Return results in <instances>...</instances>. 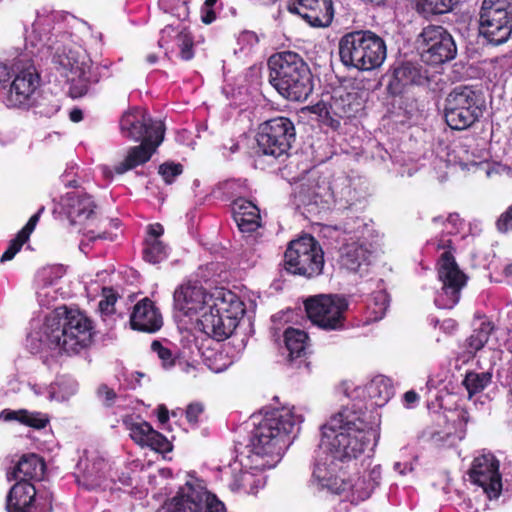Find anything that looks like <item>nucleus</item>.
Wrapping results in <instances>:
<instances>
[{
    "label": "nucleus",
    "instance_id": "de8ad7c7",
    "mask_svg": "<svg viewBox=\"0 0 512 512\" xmlns=\"http://www.w3.org/2000/svg\"><path fill=\"white\" fill-rule=\"evenodd\" d=\"M367 480V477L363 474L361 477H358L354 483L350 481V487L348 488V490H351L352 494L356 496L358 500L363 501L370 497L363 495V492H366V490H368V487L370 486V481L368 482Z\"/></svg>",
    "mask_w": 512,
    "mask_h": 512
},
{
    "label": "nucleus",
    "instance_id": "37998d69",
    "mask_svg": "<svg viewBox=\"0 0 512 512\" xmlns=\"http://www.w3.org/2000/svg\"><path fill=\"white\" fill-rule=\"evenodd\" d=\"M103 299L100 300L98 307L103 315H112L115 312V304L118 299L117 293L110 287H104L102 290Z\"/></svg>",
    "mask_w": 512,
    "mask_h": 512
},
{
    "label": "nucleus",
    "instance_id": "ea45409f",
    "mask_svg": "<svg viewBox=\"0 0 512 512\" xmlns=\"http://www.w3.org/2000/svg\"><path fill=\"white\" fill-rule=\"evenodd\" d=\"M167 257L166 246L159 239H145L143 258L152 264H157Z\"/></svg>",
    "mask_w": 512,
    "mask_h": 512
},
{
    "label": "nucleus",
    "instance_id": "b1692460",
    "mask_svg": "<svg viewBox=\"0 0 512 512\" xmlns=\"http://www.w3.org/2000/svg\"><path fill=\"white\" fill-rule=\"evenodd\" d=\"M162 141L161 136H158L157 140H150L148 137L146 141H138L139 145L130 147L123 161L115 165V173L121 175L147 163Z\"/></svg>",
    "mask_w": 512,
    "mask_h": 512
},
{
    "label": "nucleus",
    "instance_id": "6e6d98bb",
    "mask_svg": "<svg viewBox=\"0 0 512 512\" xmlns=\"http://www.w3.org/2000/svg\"><path fill=\"white\" fill-rule=\"evenodd\" d=\"M204 408L200 403H191L186 409V419L191 425H196L199 421V416L203 413Z\"/></svg>",
    "mask_w": 512,
    "mask_h": 512
},
{
    "label": "nucleus",
    "instance_id": "f257e3e1",
    "mask_svg": "<svg viewBox=\"0 0 512 512\" xmlns=\"http://www.w3.org/2000/svg\"><path fill=\"white\" fill-rule=\"evenodd\" d=\"M325 437H332L329 451L347 469L371 446L375 430L367 421V410L353 404L345 407L322 426Z\"/></svg>",
    "mask_w": 512,
    "mask_h": 512
},
{
    "label": "nucleus",
    "instance_id": "5fc2aeb1",
    "mask_svg": "<svg viewBox=\"0 0 512 512\" xmlns=\"http://www.w3.org/2000/svg\"><path fill=\"white\" fill-rule=\"evenodd\" d=\"M43 211H44V207L42 206L34 215H32L29 218L28 222L18 233H20L22 236H24L25 238H27L29 240L31 234L35 230V228L40 220V216L43 213Z\"/></svg>",
    "mask_w": 512,
    "mask_h": 512
},
{
    "label": "nucleus",
    "instance_id": "c85d7f7f",
    "mask_svg": "<svg viewBox=\"0 0 512 512\" xmlns=\"http://www.w3.org/2000/svg\"><path fill=\"white\" fill-rule=\"evenodd\" d=\"M174 301L176 307L185 312H196L203 308V305H209V294L201 286H181L174 292Z\"/></svg>",
    "mask_w": 512,
    "mask_h": 512
},
{
    "label": "nucleus",
    "instance_id": "69168bd1",
    "mask_svg": "<svg viewBox=\"0 0 512 512\" xmlns=\"http://www.w3.org/2000/svg\"><path fill=\"white\" fill-rule=\"evenodd\" d=\"M157 417L161 424H165L169 420V411L165 405H159L157 409Z\"/></svg>",
    "mask_w": 512,
    "mask_h": 512
},
{
    "label": "nucleus",
    "instance_id": "72a5a7b5",
    "mask_svg": "<svg viewBox=\"0 0 512 512\" xmlns=\"http://www.w3.org/2000/svg\"><path fill=\"white\" fill-rule=\"evenodd\" d=\"M262 484V479L250 471H242L235 473L229 487L233 491L243 492L245 494H256Z\"/></svg>",
    "mask_w": 512,
    "mask_h": 512
},
{
    "label": "nucleus",
    "instance_id": "20e7f679",
    "mask_svg": "<svg viewBox=\"0 0 512 512\" xmlns=\"http://www.w3.org/2000/svg\"><path fill=\"white\" fill-rule=\"evenodd\" d=\"M340 62L348 69L372 71L387 57L385 40L369 29H357L343 34L338 42Z\"/></svg>",
    "mask_w": 512,
    "mask_h": 512
},
{
    "label": "nucleus",
    "instance_id": "4468645a",
    "mask_svg": "<svg viewBox=\"0 0 512 512\" xmlns=\"http://www.w3.org/2000/svg\"><path fill=\"white\" fill-rule=\"evenodd\" d=\"M311 483L319 490L327 489L335 494L346 492L350 487L346 466L334 459L330 452L314 464Z\"/></svg>",
    "mask_w": 512,
    "mask_h": 512
},
{
    "label": "nucleus",
    "instance_id": "79ce46f5",
    "mask_svg": "<svg viewBox=\"0 0 512 512\" xmlns=\"http://www.w3.org/2000/svg\"><path fill=\"white\" fill-rule=\"evenodd\" d=\"M183 165L181 163H175L167 161L159 166L158 173L163 178L164 182L168 185L172 184L176 177L183 173Z\"/></svg>",
    "mask_w": 512,
    "mask_h": 512
},
{
    "label": "nucleus",
    "instance_id": "bb28decb",
    "mask_svg": "<svg viewBox=\"0 0 512 512\" xmlns=\"http://www.w3.org/2000/svg\"><path fill=\"white\" fill-rule=\"evenodd\" d=\"M39 85V75L34 68L20 71L11 83L9 99L15 105L24 104Z\"/></svg>",
    "mask_w": 512,
    "mask_h": 512
},
{
    "label": "nucleus",
    "instance_id": "4d7b16f0",
    "mask_svg": "<svg viewBox=\"0 0 512 512\" xmlns=\"http://www.w3.org/2000/svg\"><path fill=\"white\" fill-rule=\"evenodd\" d=\"M202 512H227L225 505L214 494L210 493Z\"/></svg>",
    "mask_w": 512,
    "mask_h": 512
},
{
    "label": "nucleus",
    "instance_id": "13d9d810",
    "mask_svg": "<svg viewBox=\"0 0 512 512\" xmlns=\"http://www.w3.org/2000/svg\"><path fill=\"white\" fill-rule=\"evenodd\" d=\"M497 228L501 232L512 230V205L499 217Z\"/></svg>",
    "mask_w": 512,
    "mask_h": 512
},
{
    "label": "nucleus",
    "instance_id": "3c124183",
    "mask_svg": "<svg viewBox=\"0 0 512 512\" xmlns=\"http://www.w3.org/2000/svg\"><path fill=\"white\" fill-rule=\"evenodd\" d=\"M364 475L367 477V481L369 482L370 481V486L368 487V490H366V492L364 491L363 492V495L364 496H370L373 491L375 490V488L377 486H379L380 484V480H381V468L378 466V467H374L372 468L371 470H369L367 473H364Z\"/></svg>",
    "mask_w": 512,
    "mask_h": 512
},
{
    "label": "nucleus",
    "instance_id": "09e8293b",
    "mask_svg": "<svg viewBox=\"0 0 512 512\" xmlns=\"http://www.w3.org/2000/svg\"><path fill=\"white\" fill-rule=\"evenodd\" d=\"M438 278L442 282V290L448 289V250H444L438 262Z\"/></svg>",
    "mask_w": 512,
    "mask_h": 512
},
{
    "label": "nucleus",
    "instance_id": "dca6fc26",
    "mask_svg": "<svg viewBox=\"0 0 512 512\" xmlns=\"http://www.w3.org/2000/svg\"><path fill=\"white\" fill-rule=\"evenodd\" d=\"M209 494L203 481L194 478L181 486L157 512H202Z\"/></svg>",
    "mask_w": 512,
    "mask_h": 512
},
{
    "label": "nucleus",
    "instance_id": "774afa93",
    "mask_svg": "<svg viewBox=\"0 0 512 512\" xmlns=\"http://www.w3.org/2000/svg\"><path fill=\"white\" fill-rule=\"evenodd\" d=\"M503 273L507 277H512V263H509L504 267Z\"/></svg>",
    "mask_w": 512,
    "mask_h": 512
},
{
    "label": "nucleus",
    "instance_id": "2f4dec72",
    "mask_svg": "<svg viewBox=\"0 0 512 512\" xmlns=\"http://www.w3.org/2000/svg\"><path fill=\"white\" fill-rule=\"evenodd\" d=\"M371 405L383 407L394 395V387L390 378L377 376L367 386Z\"/></svg>",
    "mask_w": 512,
    "mask_h": 512
},
{
    "label": "nucleus",
    "instance_id": "9b49d317",
    "mask_svg": "<svg viewBox=\"0 0 512 512\" xmlns=\"http://www.w3.org/2000/svg\"><path fill=\"white\" fill-rule=\"evenodd\" d=\"M437 74L443 75V70L438 69H423L419 64L412 62H403L395 67L392 76L387 85V91L392 96H400L405 93L406 89L410 86H421L426 83L434 84L435 88L440 91L444 89L446 81L441 77L438 78Z\"/></svg>",
    "mask_w": 512,
    "mask_h": 512
},
{
    "label": "nucleus",
    "instance_id": "8fccbe9b",
    "mask_svg": "<svg viewBox=\"0 0 512 512\" xmlns=\"http://www.w3.org/2000/svg\"><path fill=\"white\" fill-rule=\"evenodd\" d=\"M25 425L34 429H42L47 426L49 419L40 412H29L27 411V417L24 419Z\"/></svg>",
    "mask_w": 512,
    "mask_h": 512
},
{
    "label": "nucleus",
    "instance_id": "0eeeda50",
    "mask_svg": "<svg viewBox=\"0 0 512 512\" xmlns=\"http://www.w3.org/2000/svg\"><path fill=\"white\" fill-rule=\"evenodd\" d=\"M307 318L324 331H340L346 326L348 299L341 294H317L303 301Z\"/></svg>",
    "mask_w": 512,
    "mask_h": 512
},
{
    "label": "nucleus",
    "instance_id": "49530a36",
    "mask_svg": "<svg viewBox=\"0 0 512 512\" xmlns=\"http://www.w3.org/2000/svg\"><path fill=\"white\" fill-rule=\"evenodd\" d=\"M454 414L457 417V420H454L455 425V437L461 441L464 439L466 435V424L468 422V415L467 412L464 410H458L456 409L454 411Z\"/></svg>",
    "mask_w": 512,
    "mask_h": 512
},
{
    "label": "nucleus",
    "instance_id": "c9c22d12",
    "mask_svg": "<svg viewBox=\"0 0 512 512\" xmlns=\"http://www.w3.org/2000/svg\"><path fill=\"white\" fill-rule=\"evenodd\" d=\"M477 96L468 86L458 85L450 92V109L477 108Z\"/></svg>",
    "mask_w": 512,
    "mask_h": 512
},
{
    "label": "nucleus",
    "instance_id": "a19ab883",
    "mask_svg": "<svg viewBox=\"0 0 512 512\" xmlns=\"http://www.w3.org/2000/svg\"><path fill=\"white\" fill-rule=\"evenodd\" d=\"M176 44L182 60L189 61L194 57V38L189 31L184 29L179 32L176 36Z\"/></svg>",
    "mask_w": 512,
    "mask_h": 512
},
{
    "label": "nucleus",
    "instance_id": "7c9ffc66",
    "mask_svg": "<svg viewBox=\"0 0 512 512\" xmlns=\"http://www.w3.org/2000/svg\"><path fill=\"white\" fill-rule=\"evenodd\" d=\"M368 249L358 242L347 243L340 249V263L347 270L357 272L368 260Z\"/></svg>",
    "mask_w": 512,
    "mask_h": 512
},
{
    "label": "nucleus",
    "instance_id": "ddd939ff",
    "mask_svg": "<svg viewBox=\"0 0 512 512\" xmlns=\"http://www.w3.org/2000/svg\"><path fill=\"white\" fill-rule=\"evenodd\" d=\"M53 496L50 492L38 493L29 481H18L6 497L8 512H52Z\"/></svg>",
    "mask_w": 512,
    "mask_h": 512
},
{
    "label": "nucleus",
    "instance_id": "338daca9",
    "mask_svg": "<svg viewBox=\"0 0 512 512\" xmlns=\"http://www.w3.org/2000/svg\"><path fill=\"white\" fill-rule=\"evenodd\" d=\"M69 118L72 122H80L83 119V112L81 109L74 108L69 113Z\"/></svg>",
    "mask_w": 512,
    "mask_h": 512
},
{
    "label": "nucleus",
    "instance_id": "603ef678",
    "mask_svg": "<svg viewBox=\"0 0 512 512\" xmlns=\"http://www.w3.org/2000/svg\"><path fill=\"white\" fill-rule=\"evenodd\" d=\"M97 395L99 398L103 399V403L106 407L113 406L117 399L116 392L106 384H101L98 387Z\"/></svg>",
    "mask_w": 512,
    "mask_h": 512
},
{
    "label": "nucleus",
    "instance_id": "f03ea898",
    "mask_svg": "<svg viewBox=\"0 0 512 512\" xmlns=\"http://www.w3.org/2000/svg\"><path fill=\"white\" fill-rule=\"evenodd\" d=\"M302 421V416L289 408L267 412L251 433L248 447L253 468L262 471L273 468L290 444V435Z\"/></svg>",
    "mask_w": 512,
    "mask_h": 512
},
{
    "label": "nucleus",
    "instance_id": "f704fd0d",
    "mask_svg": "<svg viewBox=\"0 0 512 512\" xmlns=\"http://www.w3.org/2000/svg\"><path fill=\"white\" fill-rule=\"evenodd\" d=\"M493 329L494 326L491 321L486 318L480 319L479 324L475 325L473 333L466 340L470 354L475 353L484 347L488 342Z\"/></svg>",
    "mask_w": 512,
    "mask_h": 512
},
{
    "label": "nucleus",
    "instance_id": "c756f323",
    "mask_svg": "<svg viewBox=\"0 0 512 512\" xmlns=\"http://www.w3.org/2000/svg\"><path fill=\"white\" fill-rule=\"evenodd\" d=\"M308 334L300 329L289 327L284 332L285 347L288 351L287 361L300 365L307 355Z\"/></svg>",
    "mask_w": 512,
    "mask_h": 512
},
{
    "label": "nucleus",
    "instance_id": "680f3d73",
    "mask_svg": "<svg viewBox=\"0 0 512 512\" xmlns=\"http://www.w3.org/2000/svg\"><path fill=\"white\" fill-rule=\"evenodd\" d=\"M419 395L414 390H409L404 393L403 403L406 408H413L414 405L419 401Z\"/></svg>",
    "mask_w": 512,
    "mask_h": 512
},
{
    "label": "nucleus",
    "instance_id": "6e6552de",
    "mask_svg": "<svg viewBox=\"0 0 512 512\" xmlns=\"http://www.w3.org/2000/svg\"><path fill=\"white\" fill-rule=\"evenodd\" d=\"M53 64L56 71L70 84L69 95L72 98L86 95L90 86L98 83L104 72H108L107 66L80 62L72 51L55 54Z\"/></svg>",
    "mask_w": 512,
    "mask_h": 512
},
{
    "label": "nucleus",
    "instance_id": "58836bf2",
    "mask_svg": "<svg viewBox=\"0 0 512 512\" xmlns=\"http://www.w3.org/2000/svg\"><path fill=\"white\" fill-rule=\"evenodd\" d=\"M415 10L424 18L442 15L448 12L446 0H415Z\"/></svg>",
    "mask_w": 512,
    "mask_h": 512
},
{
    "label": "nucleus",
    "instance_id": "0e129e2a",
    "mask_svg": "<svg viewBox=\"0 0 512 512\" xmlns=\"http://www.w3.org/2000/svg\"><path fill=\"white\" fill-rule=\"evenodd\" d=\"M447 437V433L442 434L441 432H434L430 437V442L434 446H440Z\"/></svg>",
    "mask_w": 512,
    "mask_h": 512
},
{
    "label": "nucleus",
    "instance_id": "a878e982",
    "mask_svg": "<svg viewBox=\"0 0 512 512\" xmlns=\"http://www.w3.org/2000/svg\"><path fill=\"white\" fill-rule=\"evenodd\" d=\"M231 212L238 229L251 234L261 226L259 208L251 201L237 198L231 204Z\"/></svg>",
    "mask_w": 512,
    "mask_h": 512
},
{
    "label": "nucleus",
    "instance_id": "c03bdc74",
    "mask_svg": "<svg viewBox=\"0 0 512 512\" xmlns=\"http://www.w3.org/2000/svg\"><path fill=\"white\" fill-rule=\"evenodd\" d=\"M27 241V238L22 236L20 233H17L16 236L10 240L7 249L0 258V261L6 262L12 260Z\"/></svg>",
    "mask_w": 512,
    "mask_h": 512
},
{
    "label": "nucleus",
    "instance_id": "a18cd8bd",
    "mask_svg": "<svg viewBox=\"0 0 512 512\" xmlns=\"http://www.w3.org/2000/svg\"><path fill=\"white\" fill-rule=\"evenodd\" d=\"M151 350L161 359L164 367H172L175 365V357L172 351L163 346L160 341L154 340L151 343Z\"/></svg>",
    "mask_w": 512,
    "mask_h": 512
},
{
    "label": "nucleus",
    "instance_id": "aec40b11",
    "mask_svg": "<svg viewBox=\"0 0 512 512\" xmlns=\"http://www.w3.org/2000/svg\"><path fill=\"white\" fill-rule=\"evenodd\" d=\"M445 28L442 26H428L423 29L420 37L426 48L422 49L421 60L431 69L444 71L443 65L448 61V45L444 42Z\"/></svg>",
    "mask_w": 512,
    "mask_h": 512
},
{
    "label": "nucleus",
    "instance_id": "4c0bfd02",
    "mask_svg": "<svg viewBox=\"0 0 512 512\" xmlns=\"http://www.w3.org/2000/svg\"><path fill=\"white\" fill-rule=\"evenodd\" d=\"M478 108L450 109V129L463 130L471 126L477 119Z\"/></svg>",
    "mask_w": 512,
    "mask_h": 512
},
{
    "label": "nucleus",
    "instance_id": "6ab92c4d",
    "mask_svg": "<svg viewBox=\"0 0 512 512\" xmlns=\"http://www.w3.org/2000/svg\"><path fill=\"white\" fill-rule=\"evenodd\" d=\"M123 425L129 431L131 439L142 447L159 453H168L173 449L172 443L160 432L153 429L150 423L139 416H127L123 419Z\"/></svg>",
    "mask_w": 512,
    "mask_h": 512
},
{
    "label": "nucleus",
    "instance_id": "052dcab7",
    "mask_svg": "<svg viewBox=\"0 0 512 512\" xmlns=\"http://www.w3.org/2000/svg\"><path fill=\"white\" fill-rule=\"evenodd\" d=\"M201 20L204 24H211L216 20V13L213 7H207L205 5L201 8Z\"/></svg>",
    "mask_w": 512,
    "mask_h": 512
},
{
    "label": "nucleus",
    "instance_id": "412c9836",
    "mask_svg": "<svg viewBox=\"0 0 512 512\" xmlns=\"http://www.w3.org/2000/svg\"><path fill=\"white\" fill-rule=\"evenodd\" d=\"M63 210L72 225L82 224L94 219L97 214V204L93 197L84 191H72L62 198Z\"/></svg>",
    "mask_w": 512,
    "mask_h": 512
},
{
    "label": "nucleus",
    "instance_id": "9d476101",
    "mask_svg": "<svg viewBox=\"0 0 512 512\" xmlns=\"http://www.w3.org/2000/svg\"><path fill=\"white\" fill-rule=\"evenodd\" d=\"M479 32L492 45L506 43L512 33L511 0H483L479 11Z\"/></svg>",
    "mask_w": 512,
    "mask_h": 512
},
{
    "label": "nucleus",
    "instance_id": "e2e57ef3",
    "mask_svg": "<svg viewBox=\"0 0 512 512\" xmlns=\"http://www.w3.org/2000/svg\"><path fill=\"white\" fill-rule=\"evenodd\" d=\"M164 233V228L161 224L155 223L148 226V237L146 239H159Z\"/></svg>",
    "mask_w": 512,
    "mask_h": 512
},
{
    "label": "nucleus",
    "instance_id": "1a4fd4ad",
    "mask_svg": "<svg viewBox=\"0 0 512 512\" xmlns=\"http://www.w3.org/2000/svg\"><path fill=\"white\" fill-rule=\"evenodd\" d=\"M296 139L294 123L288 117L271 118L259 125L256 135L258 153L274 159L287 158Z\"/></svg>",
    "mask_w": 512,
    "mask_h": 512
},
{
    "label": "nucleus",
    "instance_id": "4be33fe9",
    "mask_svg": "<svg viewBox=\"0 0 512 512\" xmlns=\"http://www.w3.org/2000/svg\"><path fill=\"white\" fill-rule=\"evenodd\" d=\"M162 316L154 302L144 298L137 302L130 315V326L133 330L155 333L162 327Z\"/></svg>",
    "mask_w": 512,
    "mask_h": 512
},
{
    "label": "nucleus",
    "instance_id": "864d4df0",
    "mask_svg": "<svg viewBox=\"0 0 512 512\" xmlns=\"http://www.w3.org/2000/svg\"><path fill=\"white\" fill-rule=\"evenodd\" d=\"M27 417V410L20 409V410H11V409H4L0 413V418L4 421H18L21 424L26 423L24 419Z\"/></svg>",
    "mask_w": 512,
    "mask_h": 512
},
{
    "label": "nucleus",
    "instance_id": "5701e85b",
    "mask_svg": "<svg viewBox=\"0 0 512 512\" xmlns=\"http://www.w3.org/2000/svg\"><path fill=\"white\" fill-rule=\"evenodd\" d=\"M238 322L231 316L217 313L213 309L205 311L199 319V326L207 336L223 341L229 338L237 327Z\"/></svg>",
    "mask_w": 512,
    "mask_h": 512
},
{
    "label": "nucleus",
    "instance_id": "bf43d9fd",
    "mask_svg": "<svg viewBox=\"0 0 512 512\" xmlns=\"http://www.w3.org/2000/svg\"><path fill=\"white\" fill-rule=\"evenodd\" d=\"M465 221L459 216V214L450 213V235L461 232L465 228Z\"/></svg>",
    "mask_w": 512,
    "mask_h": 512
},
{
    "label": "nucleus",
    "instance_id": "f3484780",
    "mask_svg": "<svg viewBox=\"0 0 512 512\" xmlns=\"http://www.w3.org/2000/svg\"><path fill=\"white\" fill-rule=\"evenodd\" d=\"M470 478L490 499L499 497L502 490L499 462L492 453L487 452L475 457L470 469Z\"/></svg>",
    "mask_w": 512,
    "mask_h": 512
},
{
    "label": "nucleus",
    "instance_id": "423d86ee",
    "mask_svg": "<svg viewBox=\"0 0 512 512\" xmlns=\"http://www.w3.org/2000/svg\"><path fill=\"white\" fill-rule=\"evenodd\" d=\"M324 265V251L314 236L304 234L288 242L283 256L288 274L312 280L323 274Z\"/></svg>",
    "mask_w": 512,
    "mask_h": 512
},
{
    "label": "nucleus",
    "instance_id": "f8f14e48",
    "mask_svg": "<svg viewBox=\"0 0 512 512\" xmlns=\"http://www.w3.org/2000/svg\"><path fill=\"white\" fill-rule=\"evenodd\" d=\"M121 135L134 142L157 140L158 136L164 139V125L154 120L143 108L132 107L125 111L119 121Z\"/></svg>",
    "mask_w": 512,
    "mask_h": 512
},
{
    "label": "nucleus",
    "instance_id": "e433bc0d",
    "mask_svg": "<svg viewBox=\"0 0 512 512\" xmlns=\"http://www.w3.org/2000/svg\"><path fill=\"white\" fill-rule=\"evenodd\" d=\"M491 379L492 372L489 370L481 373L471 371L466 373L463 385L465 386L469 397H472L474 394L483 391L490 384Z\"/></svg>",
    "mask_w": 512,
    "mask_h": 512
},
{
    "label": "nucleus",
    "instance_id": "39448f33",
    "mask_svg": "<svg viewBox=\"0 0 512 512\" xmlns=\"http://www.w3.org/2000/svg\"><path fill=\"white\" fill-rule=\"evenodd\" d=\"M45 333L50 346L70 354L88 347L94 331L92 321L83 312L63 307L47 320Z\"/></svg>",
    "mask_w": 512,
    "mask_h": 512
},
{
    "label": "nucleus",
    "instance_id": "7ed1b4c3",
    "mask_svg": "<svg viewBox=\"0 0 512 512\" xmlns=\"http://www.w3.org/2000/svg\"><path fill=\"white\" fill-rule=\"evenodd\" d=\"M267 64L269 83L286 100L303 102L313 92V74L300 54L278 52L269 57Z\"/></svg>",
    "mask_w": 512,
    "mask_h": 512
},
{
    "label": "nucleus",
    "instance_id": "2eb2a0df",
    "mask_svg": "<svg viewBox=\"0 0 512 512\" xmlns=\"http://www.w3.org/2000/svg\"><path fill=\"white\" fill-rule=\"evenodd\" d=\"M287 11L312 28H328L335 16L333 0H289Z\"/></svg>",
    "mask_w": 512,
    "mask_h": 512
},
{
    "label": "nucleus",
    "instance_id": "a211bd4d",
    "mask_svg": "<svg viewBox=\"0 0 512 512\" xmlns=\"http://www.w3.org/2000/svg\"><path fill=\"white\" fill-rule=\"evenodd\" d=\"M362 108V101L357 92L343 88L335 89L326 107L324 124L338 130L342 119L355 117Z\"/></svg>",
    "mask_w": 512,
    "mask_h": 512
},
{
    "label": "nucleus",
    "instance_id": "cd10ccee",
    "mask_svg": "<svg viewBox=\"0 0 512 512\" xmlns=\"http://www.w3.org/2000/svg\"><path fill=\"white\" fill-rule=\"evenodd\" d=\"M208 308L213 309L217 313L231 316L237 322L244 313L243 302L240 298L232 291L223 288L216 289L213 293L209 294Z\"/></svg>",
    "mask_w": 512,
    "mask_h": 512
},
{
    "label": "nucleus",
    "instance_id": "473e14b6",
    "mask_svg": "<svg viewBox=\"0 0 512 512\" xmlns=\"http://www.w3.org/2000/svg\"><path fill=\"white\" fill-rule=\"evenodd\" d=\"M469 276L460 269L455 259L450 256V309L461 299V291L467 286Z\"/></svg>",
    "mask_w": 512,
    "mask_h": 512
},
{
    "label": "nucleus",
    "instance_id": "393cba45",
    "mask_svg": "<svg viewBox=\"0 0 512 512\" xmlns=\"http://www.w3.org/2000/svg\"><path fill=\"white\" fill-rule=\"evenodd\" d=\"M46 464L44 459L35 454H23L17 463L12 467L11 471L7 473L9 480L15 481H40L45 473Z\"/></svg>",
    "mask_w": 512,
    "mask_h": 512
}]
</instances>
